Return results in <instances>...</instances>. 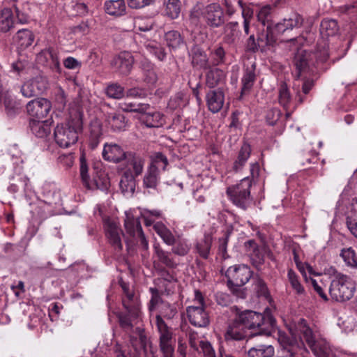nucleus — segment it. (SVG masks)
Segmentation results:
<instances>
[{
	"label": "nucleus",
	"instance_id": "1",
	"mask_svg": "<svg viewBox=\"0 0 357 357\" xmlns=\"http://www.w3.org/2000/svg\"><path fill=\"white\" fill-rule=\"evenodd\" d=\"M236 317L247 331H257L253 333L252 335H271L272 328L275 323V319L268 310L264 314L252 310H245L238 313Z\"/></svg>",
	"mask_w": 357,
	"mask_h": 357
},
{
	"label": "nucleus",
	"instance_id": "2",
	"mask_svg": "<svg viewBox=\"0 0 357 357\" xmlns=\"http://www.w3.org/2000/svg\"><path fill=\"white\" fill-rule=\"evenodd\" d=\"M82 129L81 114H77L67 123L57 125L54 129V139L56 144L63 148L75 144L78 140V134Z\"/></svg>",
	"mask_w": 357,
	"mask_h": 357
},
{
	"label": "nucleus",
	"instance_id": "3",
	"mask_svg": "<svg viewBox=\"0 0 357 357\" xmlns=\"http://www.w3.org/2000/svg\"><path fill=\"white\" fill-rule=\"evenodd\" d=\"M227 287L238 298H244L245 293L241 287L244 286L252 277L253 271L248 265L236 264L229 266L225 273Z\"/></svg>",
	"mask_w": 357,
	"mask_h": 357
},
{
	"label": "nucleus",
	"instance_id": "4",
	"mask_svg": "<svg viewBox=\"0 0 357 357\" xmlns=\"http://www.w3.org/2000/svg\"><path fill=\"white\" fill-rule=\"evenodd\" d=\"M356 291V285L350 277L335 272L328 289L331 298L337 302L350 300Z\"/></svg>",
	"mask_w": 357,
	"mask_h": 357
},
{
	"label": "nucleus",
	"instance_id": "5",
	"mask_svg": "<svg viewBox=\"0 0 357 357\" xmlns=\"http://www.w3.org/2000/svg\"><path fill=\"white\" fill-rule=\"evenodd\" d=\"M252 179L245 177L238 183L229 186L226 193L233 204L243 210H246L252 202L250 195Z\"/></svg>",
	"mask_w": 357,
	"mask_h": 357
},
{
	"label": "nucleus",
	"instance_id": "6",
	"mask_svg": "<svg viewBox=\"0 0 357 357\" xmlns=\"http://www.w3.org/2000/svg\"><path fill=\"white\" fill-rule=\"evenodd\" d=\"M155 324L159 333V349L162 357H175L173 333L160 315L155 316Z\"/></svg>",
	"mask_w": 357,
	"mask_h": 357
},
{
	"label": "nucleus",
	"instance_id": "7",
	"mask_svg": "<svg viewBox=\"0 0 357 357\" xmlns=\"http://www.w3.org/2000/svg\"><path fill=\"white\" fill-rule=\"evenodd\" d=\"M103 227L108 243L116 252H121L123 250L122 236H123V232L119 222L115 219L109 217L105 218Z\"/></svg>",
	"mask_w": 357,
	"mask_h": 357
},
{
	"label": "nucleus",
	"instance_id": "8",
	"mask_svg": "<svg viewBox=\"0 0 357 357\" xmlns=\"http://www.w3.org/2000/svg\"><path fill=\"white\" fill-rule=\"evenodd\" d=\"M312 54L303 48H298L294 59L293 65L295 67L294 77L298 81L304 75L315 73V69L311 63Z\"/></svg>",
	"mask_w": 357,
	"mask_h": 357
},
{
	"label": "nucleus",
	"instance_id": "9",
	"mask_svg": "<svg viewBox=\"0 0 357 357\" xmlns=\"http://www.w3.org/2000/svg\"><path fill=\"white\" fill-rule=\"evenodd\" d=\"M203 20L212 29L220 27L225 24L224 12L218 3H210L203 8Z\"/></svg>",
	"mask_w": 357,
	"mask_h": 357
},
{
	"label": "nucleus",
	"instance_id": "10",
	"mask_svg": "<svg viewBox=\"0 0 357 357\" xmlns=\"http://www.w3.org/2000/svg\"><path fill=\"white\" fill-rule=\"evenodd\" d=\"M52 108L50 100L44 98H38L30 100L26 106L28 114L32 120H42L47 117Z\"/></svg>",
	"mask_w": 357,
	"mask_h": 357
},
{
	"label": "nucleus",
	"instance_id": "11",
	"mask_svg": "<svg viewBox=\"0 0 357 357\" xmlns=\"http://www.w3.org/2000/svg\"><path fill=\"white\" fill-rule=\"evenodd\" d=\"M48 85L47 79L39 75L24 83L20 91L23 96L31 98L44 93L47 89Z\"/></svg>",
	"mask_w": 357,
	"mask_h": 357
},
{
	"label": "nucleus",
	"instance_id": "12",
	"mask_svg": "<svg viewBox=\"0 0 357 357\" xmlns=\"http://www.w3.org/2000/svg\"><path fill=\"white\" fill-rule=\"evenodd\" d=\"M135 59L129 52H122L111 60V66L121 75H128L130 73Z\"/></svg>",
	"mask_w": 357,
	"mask_h": 357
},
{
	"label": "nucleus",
	"instance_id": "13",
	"mask_svg": "<svg viewBox=\"0 0 357 357\" xmlns=\"http://www.w3.org/2000/svg\"><path fill=\"white\" fill-rule=\"evenodd\" d=\"M186 313L190 323L196 327L204 328L210 323L208 313L204 306H188Z\"/></svg>",
	"mask_w": 357,
	"mask_h": 357
},
{
	"label": "nucleus",
	"instance_id": "14",
	"mask_svg": "<svg viewBox=\"0 0 357 357\" xmlns=\"http://www.w3.org/2000/svg\"><path fill=\"white\" fill-rule=\"evenodd\" d=\"M248 336V331L245 327L238 321V319L235 317L231 321L226 329L224 334L225 341L229 342L231 340L241 341L245 340Z\"/></svg>",
	"mask_w": 357,
	"mask_h": 357
},
{
	"label": "nucleus",
	"instance_id": "15",
	"mask_svg": "<svg viewBox=\"0 0 357 357\" xmlns=\"http://www.w3.org/2000/svg\"><path fill=\"white\" fill-rule=\"evenodd\" d=\"M192 66L197 70H207L211 66L208 57L206 52L201 47L195 45L190 53Z\"/></svg>",
	"mask_w": 357,
	"mask_h": 357
},
{
	"label": "nucleus",
	"instance_id": "16",
	"mask_svg": "<svg viewBox=\"0 0 357 357\" xmlns=\"http://www.w3.org/2000/svg\"><path fill=\"white\" fill-rule=\"evenodd\" d=\"M105 123L113 132H119L126 130L128 120L123 114L114 112L105 114Z\"/></svg>",
	"mask_w": 357,
	"mask_h": 357
},
{
	"label": "nucleus",
	"instance_id": "17",
	"mask_svg": "<svg viewBox=\"0 0 357 357\" xmlns=\"http://www.w3.org/2000/svg\"><path fill=\"white\" fill-rule=\"evenodd\" d=\"M102 155L105 160L119 163L125 160L128 152L124 151L121 146L116 144H105Z\"/></svg>",
	"mask_w": 357,
	"mask_h": 357
},
{
	"label": "nucleus",
	"instance_id": "18",
	"mask_svg": "<svg viewBox=\"0 0 357 357\" xmlns=\"http://www.w3.org/2000/svg\"><path fill=\"white\" fill-rule=\"evenodd\" d=\"M124 160L125 165L122 169H129L134 176H139L142 174L145 163L143 157L133 152H128Z\"/></svg>",
	"mask_w": 357,
	"mask_h": 357
},
{
	"label": "nucleus",
	"instance_id": "19",
	"mask_svg": "<svg viewBox=\"0 0 357 357\" xmlns=\"http://www.w3.org/2000/svg\"><path fill=\"white\" fill-rule=\"evenodd\" d=\"M206 101L208 109L213 113H217L223 107L225 93L221 89L210 90L206 94Z\"/></svg>",
	"mask_w": 357,
	"mask_h": 357
},
{
	"label": "nucleus",
	"instance_id": "20",
	"mask_svg": "<svg viewBox=\"0 0 357 357\" xmlns=\"http://www.w3.org/2000/svg\"><path fill=\"white\" fill-rule=\"evenodd\" d=\"M258 40L260 44L261 52H266L274 47L277 43V37L273 30L271 24L267 25L257 33Z\"/></svg>",
	"mask_w": 357,
	"mask_h": 357
},
{
	"label": "nucleus",
	"instance_id": "21",
	"mask_svg": "<svg viewBox=\"0 0 357 357\" xmlns=\"http://www.w3.org/2000/svg\"><path fill=\"white\" fill-rule=\"evenodd\" d=\"M303 23V17L298 13H293L282 22L277 23L275 28L278 33H284L287 31L301 27Z\"/></svg>",
	"mask_w": 357,
	"mask_h": 357
},
{
	"label": "nucleus",
	"instance_id": "22",
	"mask_svg": "<svg viewBox=\"0 0 357 357\" xmlns=\"http://www.w3.org/2000/svg\"><path fill=\"white\" fill-rule=\"evenodd\" d=\"M255 64L253 63L250 67H247L243 72L241 78V96L248 94L252 89L257 79L255 73Z\"/></svg>",
	"mask_w": 357,
	"mask_h": 357
},
{
	"label": "nucleus",
	"instance_id": "23",
	"mask_svg": "<svg viewBox=\"0 0 357 357\" xmlns=\"http://www.w3.org/2000/svg\"><path fill=\"white\" fill-rule=\"evenodd\" d=\"M40 61H44L50 67L56 72L61 71L60 62L58 52L52 47L42 50L38 56Z\"/></svg>",
	"mask_w": 357,
	"mask_h": 357
},
{
	"label": "nucleus",
	"instance_id": "24",
	"mask_svg": "<svg viewBox=\"0 0 357 357\" xmlns=\"http://www.w3.org/2000/svg\"><path fill=\"white\" fill-rule=\"evenodd\" d=\"M296 331L299 335L301 342H298L303 348V342L305 341L309 347L313 345L316 341L312 331L307 326L306 321L304 319H300L296 325Z\"/></svg>",
	"mask_w": 357,
	"mask_h": 357
},
{
	"label": "nucleus",
	"instance_id": "25",
	"mask_svg": "<svg viewBox=\"0 0 357 357\" xmlns=\"http://www.w3.org/2000/svg\"><path fill=\"white\" fill-rule=\"evenodd\" d=\"M136 177H137V176L132 174V172L129 169H122L119 186L124 195H132L135 192L136 187Z\"/></svg>",
	"mask_w": 357,
	"mask_h": 357
},
{
	"label": "nucleus",
	"instance_id": "26",
	"mask_svg": "<svg viewBox=\"0 0 357 357\" xmlns=\"http://www.w3.org/2000/svg\"><path fill=\"white\" fill-rule=\"evenodd\" d=\"M139 68L142 70L144 81L149 84H154L158 80V75L155 70L154 64L149 59L144 58L139 63Z\"/></svg>",
	"mask_w": 357,
	"mask_h": 357
},
{
	"label": "nucleus",
	"instance_id": "27",
	"mask_svg": "<svg viewBox=\"0 0 357 357\" xmlns=\"http://www.w3.org/2000/svg\"><path fill=\"white\" fill-rule=\"evenodd\" d=\"M123 305L129 314L137 317L139 313L140 301L139 297L134 292L123 296L122 298Z\"/></svg>",
	"mask_w": 357,
	"mask_h": 357
},
{
	"label": "nucleus",
	"instance_id": "28",
	"mask_svg": "<svg viewBox=\"0 0 357 357\" xmlns=\"http://www.w3.org/2000/svg\"><path fill=\"white\" fill-rule=\"evenodd\" d=\"M142 114L140 119L148 128H159L165 123L163 115L159 112H140Z\"/></svg>",
	"mask_w": 357,
	"mask_h": 357
},
{
	"label": "nucleus",
	"instance_id": "29",
	"mask_svg": "<svg viewBox=\"0 0 357 357\" xmlns=\"http://www.w3.org/2000/svg\"><path fill=\"white\" fill-rule=\"evenodd\" d=\"M15 21L12 10L4 8L0 10V33H6L14 28Z\"/></svg>",
	"mask_w": 357,
	"mask_h": 357
},
{
	"label": "nucleus",
	"instance_id": "30",
	"mask_svg": "<svg viewBox=\"0 0 357 357\" xmlns=\"http://www.w3.org/2000/svg\"><path fill=\"white\" fill-rule=\"evenodd\" d=\"M241 31L237 22H230L224 28L223 40L228 45L234 44L239 39Z\"/></svg>",
	"mask_w": 357,
	"mask_h": 357
},
{
	"label": "nucleus",
	"instance_id": "31",
	"mask_svg": "<svg viewBox=\"0 0 357 357\" xmlns=\"http://www.w3.org/2000/svg\"><path fill=\"white\" fill-rule=\"evenodd\" d=\"M206 73V85L212 89L217 86L225 79L224 72L218 68H211L207 69Z\"/></svg>",
	"mask_w": 357,
	"mask_h": 357
},
{
	"label": "nucleus",
	"instance_id": "32",
	"mask_svg": "<svg viewBox=\"0 0 357 357\" xmlns=\"http://www.w3.org/2000/svg\"><path fill=\"white\" fill-rule=\"evenodd\" d=\"M29 126L32 133L38 137H45L51 132L50 124L47 121L31 120Z\"/></svg>",
	"mask_w": 357,
	"mask_h": 357
},
{
	"label": "nucleus",
	"instance_id": "33",
	"mask_svg": "<svg viewBox=\"0 0 357 357\" xmlns=\"http://www.w3.org/2000/svg\"><path fill=\"white\" fill-rule=\"evenodd\" d=\"M109 186V181L107 175L104 172H99L93 180L90 179L89 185L86 188L89 190H105Z\"/></svg>",
	"mask_w": 357,
	"mask_h": 357
},
{
	"label": "nucleus",
	"instance_id": "34",
	"mask_svg": "<svg viewBox=\"0 0 357 357\" xmlns=\"http://www.w3.org/2000/svg\"><path fill=\"white\" fill-rule=\"evenodd\" d=\"M153 229L165 244L167 245H174L176 237L165 224L161 222H157L153 225Z\"/></svg>",
	"mask_w": 357,
	"mask_h": 357
},
{
	"label": "nucleus",
	"instance_id": "35",
	"mask_svg": "<svg viewBox=\"0 0 357 357\" xmlns=\"http://www.w3.org/2000/svg\"><path fill=\"white\" fill-rule=\"evenodd\" d=\"M302 87L300 89L299 85L296 86L294 84V89L296 90V100L298 103L301 104L305 100V96L309 93L314 85V82L312 79L303 77L302 79Z\"/></svg>",
	"mask_w": 357,
	"mask_h": 357
},
{
	"label": "nucleus",
	"instance_id": "36",
	"mask_svg": "<svg viewBox=\"0 0 357 357\" xmlns=\"http://www.w3.org/2000/svg\"><path fill=\"white\" fill-rule=\"evenodd\" d=\"M153 248L155 255L160 263L170 268L177 266V263L172 257L171 252L163 250L158 244L154 245Z\"/></svg>",
	"mask_w": 357,
	"mask_h": 357
},
{
	"label": "nucleus",
	"instance_id": "37",
	"mask_svg": "<svg viewBox=\"0 0 357 357\" xmlns=\"http://www.w3.org/2000/svg\"><path fill=\"white\" fill-rule=\"evenodd\" d=\"M126 3L123 0H109L105 3V12L110 15L121 16L126 13Z\"/></svg>",
	"mask_w": 357,
	"mask_h": 357
},
{
	"label": "nucleus",
	"instance_id": "38",
	"mask_svg": "<svg viewBox=\"0 0 357 357\" xmlns=\"http://www.w3.org/2000/svg\"><path fill=\"white\" fill-rule=\"evenodd\" d=\"M251 153V147L249 144L244 142L238 153L236 160L234 162L233 169L239 172L246 163Z\"/></svg>",
	"mask_w": 357,
	"mask_h": 357
},
{
	"label": "nucleus",
	"instance_id": "39",
	"mask_svg": "<svg viewBox=\"0 0 357 357\" xmlns=\"http://www.w3.org/2000/svg\"><path fill=\"white\" fill-rule=\"evenodd\" d=\"M167 46L172 50H176L184 44V38L179 31L172 30L166 32L164 36Z\"/></svg>",
	"mask_w": 357,
	"mask_h": 357
},
{
	"label": "nucleus",
	"instance_id": "40",
	"mask_svg": "<svg viewBox=\"0 0 357 357\" xmlns=\"http://www.w3.org/2000/svg\"><path fill=\"white\" fill-rule=\"evenodd\" d=\"M275 349L270 344H259L250 348L248 351V357H273Z\"/></svg>",
	"mask_w": 357,
	"mask_h": 357
},
{
	"label": "nucleus",
	"instance_id": "41",
	"mask_svg": "<svg viewBox=\"0 0 357 357\" xmlns=\"http://www.w3.org/2000/svg\"><path fill=\"white\" fill-rule=\"evenodd\" d=\"M339 31V26L336 20L333 19H324L320 24V34L322 38H328L335 36Z\"/></svg>",
	"mask_w": 357,
	"mask_h": 357
},
{
	"label": "nucleus",
	"instance_id": "42",
	"mask_svg": "<svg viewBox=\"0 0 357 357\" xmlns=\"http://www.w3.org/2000/svg\"><path fill=\"white\" fill-rule=\"evenodd\" d=\"M124 226L127 233L133 237L143 232L139 218H135L133 215L130 214L126 213Z\"/></svg>",
	"mask_w": 357,
	"mask_h": 357
},
{
	"label": "nucleus",
	"instance_id": "43",
	"mask_svg": "<svg viewBox=\"0 0 357 357\" xmlns=\"http://www.w3.org/2000/svg\"><path fill=\"white\" fill-rule=\"evenodd\" d=\"M144 47L159 61H163L166 59L167 53L165 49L159 43L155 40L146 41L144 43Z\"/></svg>",
	"mask_w": 357,
	"mask_h": 357
},
{
	"label": "nucleus",
	"instance_id": "44",
	"mask_svg": "<svg viewBox=\"0 0 357 357\" xmlns=\"http://www.w3.org/2000/svg\"><path fill=\"white\" fill-rule=\"evenodd\" d=\"M172 252L178 256H185L190 250L191 245L188 243L187 239L181 236H178L175 239V243L172 245Z\"/></svg>",
	"mask_w": 357,
	"mask_h": 357
},
{
	"label": "nucleus",
	"instance_id": "45",
	"mask_svg": "<svg viewBox=\"0 0 357 357\" xmlns=\"http://www.w3.org/2000/svg\"><path fill=\"white\" fill-rule=\"evenodd\" d=\"M15 40L22 48H26L32 45L34 36L30 30L22 29L17 32Z\"/></svg>",
	"mask_w": 357,
	"mask_h": 357
},
{
	"label": "nucleus",
	"instance_id": "46",
	"mask_svg": "<svg viewBox=\"0 0 357 357\" xmlns=\"http://www.w3.org/2000/svg\"><path fill=\"white\" fill-rule=\"evenodd\" d=\"M160 173L155 171V167H148L143 178V185L146 188L155 189L159 180Z\"/></svg>",
	"mask_w": 357,
	"mask_h": 357
},
{
	"label": "nucleus",
	"instance_id": "47",
	"mask_svg": "<svg viewBox=\"0 0 357 357\" xmlns=\"http://www.w3.org/2000/svg\"><path fill=\"white\" fill-rule=\"evenodd\" d=\"M310 348L317 357H329L331 353L329 344L324 340H316Z\"/></svg>",
	"mask_w": 357,
	"mask_h": 357
},
{
	"label": "nucleus",
	"instance_id": "48",
	"mask_svg": "<svg viewBox=\"0 0 357 357\" xmlns=\"http://www.w3.org/2000/svg\"><path fill=\"white\" fill-rule=\"evenodd\" d=\"M212 245V238L210 236H204L196 244V250L199 256L204 259H208Z\"/></svg>",
	"mask_w": 357,
	"mask_h": 357
},
{
	"label": "nucleus",
	"instance_id": "49",
	"mask_svg": "<svg viewBox=\"0 0 357 357\" xmlns=\"http://www.w3.org/2000/svg\"><path fill=\"white\" fill-rule=\"evenodd\" d=\"M151 162L149 167H155V171L160 173V169L165 170L168 165L167 158L160 152L154 153L151 157Z\"/></svg>",
	"mask_w": 357,
	"mask_h": 357
},
{
	"label": "nucleus",
	"instance_id": "50",
	"mask_svg": "<svg viewBox=\"0 0 357 357\" xmlns=\"http://www.w3.org/2000/svg\"><path fill=\"white\" fill-rule=\"evenodd\" d=\"M181 13V1L179 0H168L165 5V15L172 20L178 17Z\"/></svg>",
	"mask_w": 357,
	"mask_h": 357
},
{
	"label": "nucleus",
	"instance_id": "51",
	"mask_svg": "<svg viewBox=\"0 0 357 357\" xmlns=\"http://www.w3.org/2000/svg\"><path fill=\"white\" fill-rule=\"evenodd\" d=\"M329 56L328 45L324 40H322L318 43L317 52L314 54V56L316 58L317 64L326 62Z\"/></svg>",
	"mask_w": 357,
	"mask_h": 357
},
{
	"label": "nucleus",
	"instance_id": "52",
	"mask_svg": "<svg viewBox=\"0 0 357 357\" xmlns=\"http://www.w3.org/2000/svg\"><path fill=\"white\" fill-rule=\"evenodd\" d=\"M245 251L252 257H255L259 263L261 264L264 261L259 245L255 240H249L244 243Z\"/></svg>",
	"mask_w": 357,
	"mask_h": 357
},
{
	"label": "nucleus",
	"instance_id": "53",
	"mask_svg": "<svg viewBox=\"0 0 357 357\" xmlns=\"http://www.w3.org/2000/svg\"><path fill=\"white\" fill-rule=\"evenodd\" d=\"M254 289L258 297H264L268 298L270 296L268 287L263 279L259 276L253 278Z\"/></svg>",
	"mask_w": 357,
	"mask_h": 357
},
{
	"label": "nucleus",
	"instance_id": "54",
	"mask_svg": "<svg viewBox=\"0 0 357 357\" xmlns=\"http://www.w3.org/2000/svg\"><path fill=\"white\" fill-rule=\"evenodd\" d=\"M119 108L126 112H145L150 108L148 104H135L132 102H122L119 105Z\"/></svg>",
	"mask_w": 357,
	"mask_h": 357
},
{
	"label": "nucleus",
	"instance_id": "55",
	"mask_svg": "<svg viewBox=\"0 0 357 357\" xmlns=\"http://www.w3.org/2000/svg\"><path fill=\"white\" fill-rule=\"evenodd\" d=\"M340 256L347 266L357 268V255L352 248L342 249Z\"/></svg>",
	"mask_w": 357,
	"mask_h": 357
},
{
	"label": "nucleus",
	"instance_id": "56",
	"mask_svg": "<svg viewBox=\"0 0 357 357\" xmlns=\"http://www.w3.org/2000/svg\"><path fill=\"white\" fill-rule=\"evenodd\" d=\"M105 93L109 98L120 99L124 96V88L118 83L109 84L105 89Z\"/></svg>",
	"mask_w": 357,
	"mask_h": 357
},
{
	"label": "nucleus",
	"instance_id": "57",
	"mask_svg": "<svg viewBox=\"0 0 357 357\" xmlns=\"http://www.w3.org/2000/svg\"><path fill=\"white\" fill-rule=\"evenodd\" d=\"M177 314V309L174 304H170L168 302H162V305L160 307V314L162 318L165 317L167 319H173Z\"/></svg>",
	"mask_w": 357,
	"mask_h": 357
},
{
	"label": "nucleus",
	"instance_id": "58",
	"mask_svg": "<svg viewBox=\"0 0 357 357\" xmlns=\"http://www.w3.org/2000/svg\"><path fill=\"white\" fill-rule=\"evenodd\" d=\"M273 7L270 5L263 6L257 14L258 21L260 22L264 26L271 24V12Z\"/></svg>",
	"mask_w": 357,
	"mask_h": 357
},
{
	"label": "nucleus",
	"instance_id": "59",
	"mask_svg": "<svg viewBox=\"0 0 357 357\" xmlns=\"http://www.w3.org/2000/svg\"><path fill=\"white\" fill-rule=\"evenodd\" d=\"M288 280L295 292L298 294H303L305 292L304 287L301 285L298 276L292 270L289 269L287 273Z\"/></svg>",
	"mask_w": 357,
	"mask_h": 357
},
{
	"label": "nucleus",
	"instance_id": "60",
	"mask_svg": "<svg viewBox=\"0 0 357 357\" xmlns=\"http://www.w3.org/2000/svg\"><path fill=\"white\" fill-rule=\"evenodd\" d=\"M211 65L216 66L225 62V51L222 46L216 47L211 52Z\"/></svg>",
	"mask_w": 357,
	"mask_h": 357
},
{
	"label": "nucleus",
	"instance_id": "61",
	"mask_svg": "<svg viewBox=\"0 0 357 357\" xmlns=\"http://www.w3.org/2000/svg\"><path fill=\"white\" fill-rule=\"evenodd\" d=\"M102 135L101 127L98 123L91 126L90 146L92 149L97 147Z\"/></svg>",
	"mask_w": 357,
	"mask_h": 357
},
{
	"label": "nucleus",
	"instance_id": "62",
	"mask_svg": "<svg viewBox=\"0 0 357 357\" xmlns=\"http://www.w3.org/2000/svg\"><path fill=\"white\" fill-rule=\"evenodd\" d=\"M149 291L151 294V298L149 304V309L150 311H153L155 310V307L160 303L162 305V302H165L162 301L160 293L158 289L151 287L149 289Z\"/></svg>",
	"mask_w": 357,
	"mask_h": 357
},
{
	"label": "nucleus",
	"instance_id": "63",
	"mask_svg": "<svg viewBox=\"0 0 357 357\" xmlns=\"http://www.w3.org/2000/svg\"><path fill=\"white\" fill-rule=\"evenodd\" d=\"M291 96L285 83H282L279 88V102L284 107H287L290 102Z\"/></svg>",
	"mask_w": 357,
	"mask_h": 357
},
{
	"label": "nucleus",
	"instance_id": "64",
	"mask_svg": "<svg viewBox=\"0 0 357 357\" xmlns=\"http://www.w3.org/2000/svg\"><path fill=\"white\" fill-rule=\"evenodd\" d=\"M245 48L247 52L255 53L260 50V44L258 40V36L257 38L254 34H252L246 40Z\"/></svg>",
	"mask_w": 357,
	"mask_h": 357
}]
</instances>
